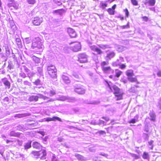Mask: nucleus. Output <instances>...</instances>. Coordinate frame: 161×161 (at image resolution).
<instances>
[{
  "label": "nucleus",
  "mask_w": 161,
  "mask_h": 161,
  "mask_svg": "<svg viewBox=\"0 0 161 161\" xmlns=\"http://www.w3.org/2000/svg\"><path fill=\"white\" fill-rule=\"evenodd\" d=\"M44 46L39 37L35 38L32 41L31 47L37 52H41L42 51Z\"/></svg>",
  "instance_id": "1"
},
{
  "label": "nucleus",
  "mask_w": 161,
  "mask_h": 161,
  "mask_svg": "<svg viewBox=\"0 0 161 161\" xmlns=\"http://www.w3.org/2000/svg\"><path fill=\"white\" fill-rule=\"evenodd\" d=\"M108 86L111 91H113V89L114 90V94L117 97V100H119L122 99V94L120 92V89L117 86L114 85L111 86L109 84H108Z\"/></svg>",
  "instance_id": "2"
},
{
  "label": "nucleus",
  "mask_w": 161,
  "mask_h": 161,
  "mask_svg": "<svg viewBox=\"0 0 161 161\" xmlns=\"http://www.w3.org/2000/svg\"><path fill=\"white\" fill-rule=\"evenodd\" d=\"M32 153L36 158H40L42 159H44L46 158V152L45 150H42L40 151H33L32 152Z\"/></svg>",
  "instance_id": "3"
},
{
  "label": "nucleus",
  "mask_w": 161,
  "mask_h": 161,
  "mask_svg": "<svg viewBox=\"0 0 161 161\" xmlns=\"http://www.w3.org/2000/svg\"><path fill=\"white\" fill-rule=\"evenodd\" d=\"M47 70L49 74L51 77L53 78L56 77L57 70L55 66L52 65L48 66Z\"/></svg>",
  "instance_id": "4"
},
{
  "label": "nucleus",
  "mask_w": 161,
  "mask_h": 161,
  "mask_svg": "<svg viewBox=\"0 0 161 161\" xmlns=\"http://www.w3.org/2000/svg\"><path fill=\"white\" fill-rule=\"evenodd\" d=\"M90 48L91 50L96 53L97 54L101 55L103 52L101 49L97 46L91 44L89 45Z\"/></svg>",
  "instance_id": "5"
},
{
  "label": "nucleus",
  "mask_w": 161,
  "mask_h": 161,
  "mask_svg": "<svg viewBox=\"0 0 161 161\" xmlns=\"http://www.w3.org/2000/svg\"><path fill=\"white\" fill-rule=\"evenodd\" d=\"M78 61L81 63L87 62L88 56L85 53H80L78 55Z\"/></svg>",
  "instance_id": "6"
},
{
  "label": "nucleus",
  "mask_w": 161,
  "mask_h": 161,
  "mask_svg": "<svg viewBox=\"0 0 161 161\" xmlns=\"http://www.w3.org/2000/svg\"><path fill=\"white\" fill-rule=\"evenodd\" d=\"M43 21V18L42 17H37L34 18L32 20V23L35 25H39Z\"/></svg>",
  "instance_id": "7"
},
{
  "label": "nucleus",
  "mask_w": 161,
  "mask_h": 161,
  "mask_svg": "<svg viewBox=\"0 0 161 161\" xmlns=\"http://www.w3.org/2000/svg\"><path fill=\"white\" fill-rule=\"evenodd\" d=\"M71 49L74 52H77L81 49V46L79 42H75L73 47H71Z\"/></svg>",
  "instance_id": "8"
},
{
  "label": "nucleus",
  "mask_w": 161,
  "mask_h": 161,
  "mask_svg": "<svg viewBox=\"0 0 161 161\" xmlns=\"http://www.w3.org/2000/svg\"><path fill=\"white\" fill-rule=\"evenodd\" d=\"M75 91L78 94H83L85 93V90L81 86H75Z\"/></svg>",
  "instance_id": "9"
},
{
  "label": "nucleus",
  "mask_w": 161,
  "mask_h": 161,
  "mask_svg": "<svg viewBox=\"0 0 161 161\" xmlns=\"http://www.w3.org/2000/svg\"><path fill=\"white\" fill-rule=\"evenodd\" d=\"M1 81L4 85L6 89H9L11 87V83L7 78L5 77L1 79Z\"/></svg>",
  "instance_id": "10"
},
{
  "label": "nucleus",
  "mask_w": 161,
  "mask_h": 161,
  "mask_svg": "<svg viewBox=\"0 0 161 161\" xmlns=\"http://www.w3.org/2000/svg\"><path fill=\"white\" fill-rule=\"evenodd\" d=\"M59 100L62 101L68 100V102H72L75 100V99L74 97H68L62 96L59 97Z\"/></svg>",
  "instance_id": "11"
},
{
  "label": "nucleus",
  "mask_w": 161,
  "mask_h": 161,
  "mask_svg": "<svg viewBox=\"0 0 161 161\" xmlns=\"http://www.w3.org/2000/svg\"><path fill=\"white\" fill-rule=\"evenodd\" d=\"M67 32L70 37L71 38L75 37L76 36V34L75 31L72 28H68Z\"/></svg>",
  "instance_id": "12"
},
{
  "label": "nucleus",
  "mask_w": 161,
  "mask_h": 161,
  "mask_svg": "<svg viewBox=\"0 0 161 161\" xmlns=\"http://www.w3.org/2000/svg\"><path fill=\"white\" fill-rule=\"evenodd\" d=\"M46 121L47 122L50 121H55L58 120L60 121H61L60 118L57 117H53V118H45Z\"/></svg>",
  "instance_id": "13"
},
{
  "label": "nucleus",
  "mask_w": 161,
  "mask_h": 161,
  "mask_svg": "<svg viewBox=\"0 0 161 161\" xmlns=\"http://www.w3.org/2000/svg\"><path fill=\"white\" fill-rule=\"evenodd\" d=\"M115 55V53L113 51H111L108 53L106 56L107 60L110 59L114 57Z\"/></svg>",
  "instance_id": "14"
},
{
  "label": "nucleus",
  "mask_w": 161,
  "mask_h": 161,
  "mask_svg": "<svg viewBox=\"0 0 161 161\" xmlns=\"http://www.w3.org/2000/svg\"><path fill=\"white\" fill-rule=\"evenodd\" d=\"M156 3L155 0H146L145 1V4H148L149 6H154Z\"/></svg>",
  "instance_id": "15"
},
{
  "label": "nucleus",
  "mask_w": 161,
  "mask_h": 161,
  "mask_svg": "<svg viewBox=\"0 0 161 161\" xmlns=\"http://www.w3.org/2000/svg\"><path fill=\"white\" fill-rule=\"evenodd\" d=\"M65 12V10L63 9H62L54 10L53 11V14H57L60 15H62Z\"/></svg>",
  "instance_id": "16"
},
{
  "label": "nucleus",
  "mask_w": 161,
  "mask_h": 161,
  "mask_svg": "<svg viewBox=\"0 0 161 161\" xmlns=\"http://www.w3.org/2000/svg\"><path fill=\"white\" fill-rule=\"evenodd\" d=\"M19 68L20 72H28L29 71V69L25 65L20 66Z\"/></svg>",
  "instance_id": "17"
},
{
  "label": "nucleus",
  "mask_w": 161,
  "mask_h": 161,
  "mask_svg": "<svg viewBox=\"0 0 161 161\" xmlns=\"http://www.w3.org/2000/svg\"><path fill=\"white\" fill-rule=\"evenodd\" d=\"M62 78L64 82L67 84H69L70 82L69 77L65 75H63L62 76Z\"/></svg>",
  "instance_id": "18"
},
{
  "label": "nucleus",
  "mask_w": 161,
  "mask_h": 161,
  "mask_svg": "<svg viewBox=\"0 0 161 161\" xmlns=\"http://www.w3.org/2000/svg\"><path fill=\"white\" fill-rule=\"evenodd\" d=\"M139 117V115L138 114H136L134 116V118L132 119L130 121H129V123L133 124L136 123V122L138 121Z\"/></svg>",
  "instance_id": "19"
},
{
  "label": "nucleus",
  "mask_w": 161,
  "mask_h": 161,
  "mask_svg": "<svg viewBox=\"0 0 161 161\" xmlns=\"http://www.w3.org/2000/svg\"><path fill=\"white\" fill-rule=\"evenodd\" d=\"M32 147L34 148L40 149L41 148L42 146L39 143L35 141L33 142Z\"/></svg>",
  "instance_id": "20"
},
{
  "label": "nucleus",
  "mask_w": 161,
  "mask_h": 161,
  "mask_svg": "<svg viewBox=\"0 0 161 161\" xmlns=\"http://www.w3.org/2000/svg\"><path fill=\"white\" fill-rule=\"evenodd\" d=\"M28 100L30 102H36L38 101V97L36 96L32 95L30 96L28 98Z\"/></svg>",
  "instance_id": "21"
},
{
  "label": "nucleus",
  "mask_w": 161,
  "mask_h": 161,
  "mask_svg": "<svg viewBox=\"0 0 161 161\" xmlns=\"http://www.w3.org/2000/svg\"><path fill=\"white\" fill-rule=\"evenodd\" d=\"M16 43L19 48H21L22 47L21 41L19 38H16L15 39Z\"/></svg>",
  "instance_id": "22"
},
{
  "label": "nucleus",
  "mask_w": 161,
  "mask_h": 161,
  "mask_svg": "<svg viewBox=\"0 0 161 161\" xmlns=\"http://www.w3.org/2000/svg\"><path fill=\"white\" fill-rule=\"evenodd\" d=\"M20 134L18 132H15V131H11L9 133V136H11L19 137Z\"/></svg>",
  "instance_id": "23"
},
{
  "label": "nucleus",
  "mask_w": 161,
  "mask_h": 161,
  "mask_svg": "<svg viewBox=\"0 0 161 161\" xmlns=\"http://www.w3.org/2000/svg\"><path fill=\"white\" fill-rule=\"evenodd\" d=\"M97 46L103 50L110 48L109 46L108 45L98 44L97 45Z\"/></svg>",
  "instance_id": "24"
},
{
  "label": "nucleus",
  "mask_w": 161,
  "mask_h": 161,
  "mask_svg": "<svg viewBox=\"0 0 161 161\" xmlns=\"http://www.w3.org/2000/svg\"><path fill=\"white\" fill-rule=\"evenodd\" d=\"M126 75L128 77H132L134 75L133 70L131 69L127 70L126 72Z\"/></svg>",
  "instance_id": "25"
},
{
  "label": "nucleus",
  "mask_w": 161,
  "mask_h": 161,
  "mask_svg": "<svg viewBox=\"0 0 161 161\" xmlns=\"http://www.w3.org/2000/svg\"><path fill=\"white\" fill-rule=\"evenodd\" d=\"M29 115L27 114H15V117H17L18 118H21L24 117H25L29 116Z\"/></svg>",
  "instance_id": "26"
},
{
  "label": "nucleus",
  "mask_w": 161,
  "mask_h": 161,
  "mask_svg": "<svg viewBox=\"0 0 161 161\" xmlns=\"http://www.w3.org/2000/svg\"><path fill=\"white\" fill-rule=\"evenodd\" d=\"M37 96L38 97V99L39 98H42L44 99V100H46V99H48L49 97L44 96L42 94L38 93L37 94Z\"/></svg>",
  "instance_id": "27"
},
{
  "label": "nucleus",
  "mask_w": 161,
  "mask_h": 161,
  "mask_svg": "<svg viewBox=\"0 0 161 161\" xmlns=\"http://www.w3.org/2000/svg\"><path fill=\"white\" fill-rule=\"evenodd\" d=\"M107 4L106 3H104L103 2L101 1L99 5L100 8H102L103 9L105 8L106 7H107Z\"/></svg>",
  "instance_id": "28"
},
{
  "label": "nucleus",
  "mask_w": 161,
  "mask_h": 161,
  "mask_svg": "<svg viewBox=\"0 0 161 161\" xmlns=\"http://www.w3.org/2000/svg\"><path fill=\"white\" fill-rule=\"evenodd\" d=\"M32 59L33 60L36 64H38L40 62V59L35 56L32 57Z\"/></svg>",
  "instance_id": "29"
},
{
  "label": "nucleus",
  "mask_w": 161,
  "mask_h": 161,
  "mask_svg": "<svg viewBox=\"0 0 161 161\" xmlns=\"http://www.w3.org/2000/svg\"><path fill=\"white\" fill-rule=\"evenodd\" d=\"M37 71L38 73V75L40 76H43V73L42 71V68L40 67H38L37 68Z\"/></svg>",
  "instance_id": "30"
},
{
  "label": "nucleus",
  "mask_w": 161,
  "mask_h": 161,
  "mask_svg": "<svg viewBox=\"0 0 161 161\" xmlns=\"http://www.w3.org/2000/svg\"><path fill=\"white\" fill-rule=\"evenodd\" d=\"M127 79L128 80L131 82H136L137 84L139 83V82L137 81V79L136 78H133L132 77H128Z\"/></svg>",
  "instance_id": "31"
},
{
  "label": "nucleus",
  "mask_w": 161,
  "mask_h": 161,
  "mask_svg": "<svg viewBox=\"0 0 161 161\" xmlns=\"http://www.w3.org/2000/svg\"><path fill=\"white\" fill-rule=\"evenodd\" d=\"M33 84L36 86H41L42 85V82L39 79H37L35 81L33 82Z\"/></svg>",
  "instance_id": "32"
},
{
  "label": "nucleus",
  "mask_w": 161,
  "mask_h": 161,
  "mask_svg": "<svg viewBox=\"0 0 161 161\" xmlns=\"http://www.w3.org/2000/svg\"><path fill=\"white\" fill-rule=\"evenodd\" d=\"M149 115L151 117L150 119L153 121H154L155 119V115L153 112H150L149 114Z\"/></svg>",
  "instance_id": "33"
},
{
  "label": "nucleus",
  "mask_w": 161,
  "mask_h": 161,
  "mask_svg": "<svg viewBox=\"0 0 161 161\" xmlns=\"http://www.w3.org/2000/svg\"><path fill=\"white\" fill-rule=\"evenodd\" d=\"M103 71L105 73H108L111 71V69L110 67H105L102 69Z\"/></svg>",
  "instance_id": "34"
},
{
  "label": "nucleus",
  "mask_w": 161,
  "mask_h": 161,
  "mask_svg": "<svg viewBox=\"0 0 161 161\" xmlns=\"http://www.w3.org/2000/svg\"><path fill=\"white\" fill-rule=\"evenodd\" d=\"M122 73V71L118 69L115 70V76L117 78L119 77L121 75Z\"/></svg>",
  "instance_id": "35"
},
{
  "label": "nucleus",
  "mask_w": 161,
  "mask_h": 161,
  "mask_svg": "<svg viewBox=\"0 0 161 161\" xmlns=\"http://www.w3.org/2000/svg\"><path fill=\"white\" fill-rule=\"evenodd\" d=\"M110 15H113L115 14V11L113 10L111 8H108L107 10Z\"/></svg>",
  "instance_id": "36"
},
{
  "label": "nucleus",
  "mask_w": 161,
  "mask_h": 161,
  "mask_svg": "<svg viewBox=\"0 0 161 161\" xmlns=\"http://www.w3.org/2000/svg\"><path fill=\"white\" fill-rule=\"evenodd\" d=\"M120 62H119V59H118L116 61L112 63V65L114 66H117L120 65Z\"/></svg>",
  "instance_id": "37"
},
{
  "label": "nucleus",
  "mask_w": 161,
  "mask_h": 161,
  "mask_svg": "<svg viewBox=\"0 0 161 161\" xmlns=\"http://www.w3.org/2000/svg\"><path fill=\"white\" fill-rule=\"evenodd\" d=\"M31 147V142H29L27 143L24 145V147L25 149H27Z\"/></svg>",
  "instance_id": "38"
},
{
  "label": "nucleus",
  "mask_w": 161,
  "mask_h": 161,
  "mask_svg": "<svg viewBox=\"0 0 161 161\" xmlns=\"http://www.w3.org/2000/svg\"><path fill=\"white\" fill-rule=\"evenodd\" d=\"M75 156L77 158H78L79 159L83 160V157L82 155L78 154L75 153Z\"/></svg>",
  "instance_id": "39"
},
{
  "label": "nucleus",
  "mask_w": 161,
  "mask_h": 161,
  "mask_svg": "<svg viewBox=\"0 0 161 161\" xmlns=\"http://www.w3.org/2000/svg\"><path fill=\"white\" fill-rule=\"evenodd\" d=\"M15 9H17L19 7V4L17 3H14L12 4V6Z\"/></svg>",
  "instance_id": "40"
},
{
  "label": "nucleus",
  "mask_w": 161,
  "mask_h": 161,
  "mask_svg": "<svg viewBox=\"0 0 161 161\" xmlns=\"http://www.w3.org/2000/svg\"><path fill=\"white\" fill-rule=\"evenodd\" d=\"M25 42L26 44H29L31 42V39L30 37L25 38Z\"/></svg>",
  "instance_id": "41"
},
{
  "label": "nucleus",
  "mask_w": 161,
  "mask_h": 161,
  "mask_svg": "<svg viewBox=\"0 0 161 161\" xmlns=\"http://www.w3.org/2000/svg\"><path fill=\"white\" fill-rule=\"evenodd\" d=\"M149 157L148 153L146 152H144L142 155V157L143 158L147 159Z\"/></svg>",
  "instance_id": "42"
},
{
  "label": "nucleus",
  "mask_w": 161,
  "mask_h": 161,
  "mask_svg": "<svg viewBox=\"0 0 161 161\" xmlns=\"http://www.w3.org/2000/svg\"><path fill=\"white\" fill-rule=\"evenodd\" d=\"M56 94L55 91L53 89H52L51 90L50 92L49 96L50 97H52Z\"/></svg>",
  "instance_id": "43"
},
{
  "label": "nucleus",
  "mask_w": 161,
  "mask_h": 161,
  "mask_svg": "<svg viewBox=\"0 0 161 161\" xmlns=\"http://www.w3.org/2000/svg\"><path fill=\"white\" fill-rule=\"evenodd\" d=\"M143 137L144 139L146 141H148L149 139V136L148 134L146 133L143 134Z\"/></svg>",
  "instance_id": "44"
},
{
  "label": "nucleus",
  "mask_w": 161,
  "mask_h": 161,
  "mask_svg": "<svg viewBox=\"0 0 161 161\" xmlns=\"http://www.w3.org/2000/svg\"><path fill=\"white\" fill-rule=\"evenodd\" d=\"M108 62H106L105 61H103L101 63V66L102 69L103 68V67H104L105 65H108Z\"/></svg>",
  "instance_id": "45"
},
{
  "label": "nucleus",
  "mask_w": 161,
  "mask_h": 161,
  "mask_svg": "<svg viewBox=\"0 0 161 161\" xmlns=\"http://www.w3.org/2000/svg\"><path fill=\"white\" fill-rule=\"evenodd\" d=\"M19 75L23 78H25L26 77V75L24 72H20L19 73Z\"/></svg>",
  "instance_id": "46"
},
{
  "label": "nucleus",
  "mask_w": 161,
  "mask_h": 161,
  "mask_svg": "<svg viewBox=\"0 0 161 161\" xmlns=\"http://www.w3.org/2000/svg\"><path fill=\"white\" fill-rule=\"evenodd\" d=\"M28 73L27 74L28 76L29 77L31 78V77H33L35 74V73H34L33 72H27Z\"/></svg>",
  "instance_id": "47"
},
{
  "label": "nucleus",
  "mask_w": 161,
  "mask_h": 161,
  "mask_svg": "<svg viewBox=\"0 0 161 161\" xmlns=\"http://www.w3.org/2000/svg\"><path fill=\"white\" fill-rule=\"evenodd\" d=\"M23 83L24 85H27L29 86H31V83L27 80L24 81Z\"/></svg>",
  "instance_id": "48"
},
{
  "label": "nucleus",
  "mask_w": 161,
  "mask_h": 161,
  "mask_svg": "<svg viewBox=\"0 0 161 161\" xmlns=\"http://www.w3.org/2000/svg\"><path fill=\"white\" fill-rule=\"evenodd\" d=\"M54 2L58 5H60L62 4L61 0H53Z\"/></svg>",
  "instance_id": "49"
},
{
  "label": "nucleus",
  "mask_w": 161,
  "mask_h": 161,
  "mask_svg": "<svg viewBox=\"0 0 161 161\" xmlns=\"http://www.w3.org/2000/svg\"><path fill=\"white\" fill-rule=\"evenodd\" d=\"M129 23L128 22L127 24L126 25H123L120 26L121 28L122 29H127L129 28Z\"/></svg>",
  "instance_id": "50"
},
{
  "label": "nucleus",
  "mask_w": 161,
  "mask_h": 161,
  "mask_svg": "<svg viewBox=\"0 0 161 161\" xmlns=\"http://www.w3.org/2000/svg\"><path fill=\"white\" fill-rule=\"evenodd\" d=\"M28 3L29 4H34L36 3L35 0H27Z\"/></svg>",
  "instance_id": "51"
},
{
  "label": "nucleus",
  "mask_w": 161,
  "mask_h": 161,
  "mask_svg": "<svg viewBox=\"0 0 161 161\" xmlns=\"http://www.w3.org/2000/svg\"><path fill=\"white\" fill-rule=\"evenodd\" d=\"M131 1L134 5L137 6L138 4V2L136 0H131Z\"/></svg>",
  "instance_id": "52"
},
{
  "label": "nucleus",
  "mask_w": 161,
  "mask_h": 161,
  "mask_svg": "<svg viewBox=\"0 0 161 161\" xmlns=\"http://www.w3.org/2000/svg\"><path fill=\"white\" fill-rule=\"evenodd\" d=\"M124 11L125 13L126 17H128L129 16V14L128 10L127 8H126L124 10Z\"/></svg>",
  "instance_id": "53"
},
{
  "label": "nucleus",
  "mask_w": 161,
  "mask_h": 161,
  "mask_svg": "<svg viewBox=\"0 0 161 161\" xmlns=\"http://www.w3.org/2000/svg\"><path fill=\"white\" fill-rule=\"evenodd\" d=\"M13 65L12 63H9L8 67L9 69H13Z\"/></svg>",
  "instance_id": "54"
},
{
  "label": "nucleus",
  "mask_w": 161,
  "mask_h": 161,
  "mask_svg": "<svg viewBox=\"0 0 161 161\" xmlns=\"http://www.w3.org/2000/svg\"><path fill=\"white\" fill-rule=\"evenodd\" d=\"M99 155L103 156L106 158H107L108 156V155L107 154H106L104 153H99Z\"/></svg>",
  "instance_id": "55"
},
{
  "label": "nucleus",
  "mask_w": 161,
  "mask_h": 161,
  "mask_svg": "<svg viewBox=\"0 0 161 161\" xmlns=\"http://www.w3.org/2000/svg\"><path fill=\"white\" fill-rule=\"evenodd\" d=\"M23 126L22 125H19L17 126V129L19 130H23Z\"/></svg>",
  "instance_id": "56"
},
{
  "label": "nucleus",
  "mask_w": 161,
  "mask_h": 161,
  "mask_svg": "<svg viewBox=\"0 0 161 161\" xmlns=\"http://www.w3.org/2000/svg\"><path fill=\"white\" fill-rule=\"evenodd\" d=\"M119 67L121 69H123L126 67V65L125 64H120V65H119Z\"/></svg>",
  "instance_id": "57"
},
{
  "label": "nucleus",
  "mask_w": 161,
  "mask_h": 161,
  "mask_svg": "<svg viewBox=\"0 0 161 161\" xmlns=\"http://www.w3.org/2000/svg\"><path fill=\"white\" fill-rule=\"evenodd\" d=\"M10 26L11 28L14 25H15V24L13 21H10Z\"/></svg>",
  "instance_id": "58"
},
{
  "label": "nucleus",
  "mask_w": 161,
  "mask_h": 161,
  "mask_svg": "<svg viewBox=\"0 0 161 161\" xmlns=\"http://www.w3.org/2000/svg\"><path fill=\"white\" fill-rule=\"evenodd\" d=\"M73 75L75 78L77 79H78L79 78V75L76 74V73H74L73 74Z\"/></svg>",
  "instance_id": "59"
},
{
  "label": "nucleus",
  "mask_w": 161,
  "mask_h": 161,
  "mask_svg": "<svg viewBox=\"0 0 161 161\" xmlns=\"http://www.w3.org/2000/svg\"><path fill=\"white\" fill-rule=\"evenodd\" d=\"M158 106H159L160 109H161V97L159 100Z\"/></svg>",
  "instance_id": "60"
},
{
  "label": "nucleus",
  "mask_w": 161,
  "mask_h": 161,
  "mask_svg": "<svg viewBox=\"0 0 161 161\" xmlns=\"http://www.w3.org/2000/svg\"><path fill=\"white\" fill-rule=\"evenodd\" d=\"M11 28L13 30L14 32L17 30V27L16 25L13 26V27H11Z\"/></svg>",
  "instance_id": "61"
},
{
  "label": "nucleus",
  "mask_w": 161,
  "mask_h": 161,
  "mask_svg": "<svg viewBox=\"0 0 161 161\" xmlns=\"http://www.w3.org/2000/svg\"><path fill=\"white\" fill-rule=\"evenodd\" d=\"M17 143L19 146H21L22 145L23 142L22 141H20L19 140H18Z\"/></svg>",
  "instance_id": "62"
},
{
  "label": "nucleus",
  "mask_w": 161,
  "mask_h": 161,
  "mask_svg": "<svg viewBox=\"0 0 161 161\" xmlns=\"http://www.w3.org/2000/svg\"><path fill=\"white\" fill-rule=\"evenodd\" d=\"M154 141L153 140H150L149 142H148V144L149 146H152L153 145V143Z\"/></svg>",
  "instance_id": "63"
},
{
  "label": "nucleus",
  "mask_w": 161,
  "mask_h": 161,
  "mask_svg": "<svg viewBox=\"0 0 161 161\" xmlns=\"http://www.w3.org/2000/svg\"><path fill=\"white\" fill-rule=\"evenodd\" d=\"M157 75L158 77H161V70H159L157 73Z\"/></svg>",
  "instance_id": "64"
}]
</instances>
